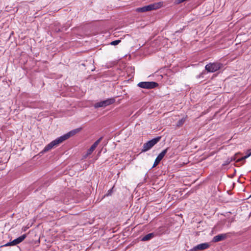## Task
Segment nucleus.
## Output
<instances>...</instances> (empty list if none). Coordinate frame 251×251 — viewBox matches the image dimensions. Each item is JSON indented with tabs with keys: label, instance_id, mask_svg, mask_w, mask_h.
Returning a JSON list of instances; mask_svg holds the SVG:
<instances>
[{
	"label": "nucleus",
	"instance_id": "8",
	"mask_svg": "<svg viewBox=\"0 0 251 251\" xmlns=\"http://www.w3.org/2000/svg\"><path fill=\"white\" fill-rule=\"evenodd\" d=\"M147 6L149 9V11H151L152 10H155L160 8L162 6V3L161 2H157L152 3Z\"/></svg>",
	"mask_w": 251,
	"mask_h": 251
},
{
	"label": "nucleus",
	"instance_id": "13",
	"mask_svg": "<svg viewBox=\"0 0 251 251\" xmlns=\"http://www.w3.org/2000/svg\"><path fill=\"white\" fill-rule=\"evenodd\" d=\"M136 11L139 12H144L146 11H149V9L148 8V6H145L142 7L138 8L136 9Z\"/></svg>",
	"mask_w": 251,
	"mask_h": 251
},
{
	"label": "nucleus",
	"instance_id": "5",
	"mask_svg": "<svg viewBox=\"0 0 251 251\" xmlns=\"http://www.w3.org/2000/svg\"><path fill=\"white\" fill-rule=\"evenodd\" d=\"M158 84L154 82H141L138 84V86L142 88L152 89L156 87Z\"/></svg>",
	"mask_w": 251,
	"mask_h": 251
},
{
	"label": "nucleus",
	"instance_id": "18",
	"mask_svg": "<svg viewBox=\"0 0 251 251\" xmlns=\"http://www.w3.org/2000/svg\"><path fill=\"white\" fill-rule=\"evenodd\" d=\"M246 158H244V156L238 159L237 160V162H239V161H243V160H244L245 159H246Z\"/></svg>",
	"mask_w": 251,
	"mask_h": 251
},
{
	"label": "nucleus",
	"instance_id": "21",
	"mask_svg": "<svg viewBox=\"0 0 251 251\" xmlns=\"http://www.w3.org/2000/svg\"><path fill=\"white\" fill-rule=\"evenodd\" d=\"M227 164V160L226 161V162H225V163L224 164V165H226Z\"/></svg>",
	"mask_w": 251,
	"mask_h": 251
},
{
	"label": "nucleus",
	"instance_id": "10",
	"mask_svg": "<svg viewBox=\"0 0 251 251\" xmlns=\"http://www.w3.org/2000/svg\"><path fill=\"white\" fill-rule=\"evenodd\" d=\"M226 234H220L215 236L213 238V241L214 242H219L225 239L226 238Z\"/></svg>",
	"mask_w": 251,
	"mask_h": 251
},
{
	"label": "nucleus",
	"instance_id": "2",
	"mask_svg": "<svg viewBox=\"0 0 251 251\" xmlns=\"http://www.w3.org/2000/svg\"><path fill=\"white\" fill-rule=\"evenodd\" d=\"M160 139L161 137H157L145 143L143 145L142 151H147L151 149L153 146H154L157 142L160 141Z\"/></svg>",
	"mask_w": 251,
	"mask_h": 251
},
{
	"label": "nucleus",
	"instance_id": "20",
	"mask_svg": "<svg viewBox=\"0 0 251 251\" xmlns=\"http://www.w3.org/2000/svg\"><path fill=\"white\" fill-rule=\"evenodd\" d=\"M251 155V153H249L248 155L244 156V158H247Z\"/></svg>",
	"mask_w": 251,
	"mask_h": 251
},
{
	"label": "nucleus",
	"instance_id": "16",
	"mask_svg": "<svg viewBox=\"0 0 251 251\" xmlns=\"http://www.w3.org/2000/svg\"><path fill=\"white\" fill-rule=\"evenodd\" d=\"M159 162H160V161H159L158 159H157L156 158L155 160V161L154 162V164H153V165L152 167H154L156 166H157L159 164Z\"/></svg>",
	"mask_w": 251,
	"mask_h": 251
},
{
	"label": "nucleus",
	"instance_id": "4",
	"mask_svg": "<svg viewBox=\"0 0 251 251\" xmlns=\"http://www.w3.org/2000/svg\"><path fill=\"white\" fill-rule=\"evenodd\" d=\"M115 101V100L114 98H110L107 99L105 100L96 103L95 104L94 106L95 108L104 107L106 106H108L113 103Z\"/></svg>",
	"mask_w": 251,
	"mask_h": 251
},
{
	"label": "nucleus",
	"instance_id": "9",
	"mask_svg": "<svg viewBox=\"0 0 251 251\" xmlns=\"http://www.w3.org/2000/svg\"><path fill=\"white\" fill-rule=\"evenodd\" d=\"M26 237V234H23V235L20 236L18 238L14 240L13 241V245H16L22 242Z\"/></svg>",
	"mask_w": 251,
	"mask_h": 251
},
{
	"label": "nucleus",
	"instance_id": "17",
	"mask_svg": "<svg viewBox=\"0 0 251 251\" xmlns=\"http://www.w3.org/2000/svg\"><path fill=\"white\" fill-rule=\"evenodd\" d=\"M13 241L12 242H9V243H7V244H5V246H14V245H13Z\"/></svg>",
	"mask_w": 251,
	"mask_h": 251
},
{
	"label": "nucleus",
	"instance_id": "19",
	"mask_svg": "<svg viewBox=\"0 0 251 251\" xmlns=\"http://www.w3.org/2000/svg\"><path fill=\"white\" fill-rule=\"evenodd\" d=\"M112 192V190H110L108 191L107 194H106V196H109L111 194V193Z\"/></svg>",
	"mask_w": 251,
	"mask_h": 251
},
{
	"label": "nucleus",
	"instance_id": "3",
	"mask_svg": "<svg viewBox=\"0 0 251 251\" xmlns=\"http://www.w3.org/2000/svg\"><path fill=\"white\" fill-rule=\"evenodd\" d=\"M221 67V64L219 63H211L207 64L205 69L208 72L213 73L218 70Z\"/></svg>",
	"mask_w": 251,
	"mask_h": 251
},
{
	"label": "nucleus",
	"instance_id": "14",
	"mask_svg": "<svg viewBox=\"0 0 251 251\" xmlns=\"http://www.w3.org/2000/svg\"><path fill=\"white\" fill-rule=\"evenodd\" d=\"M153 236V233L148 234L146 235V236H145L144 237H143L142 240L144 241L149 240L151 239Z\"/></svg>",
	"mask_w": 251,
	"mask_h": 251
},
{
	"label": "nucleus",
	"instance_id": "7",
	"mask_svg": "<svg viewBox=\"0 0 251 251\" xmlns=\"http://www.w3.org/2000/svg\"><path fill=\"white\" fill-rule=\"evenodd\" d=\"M208 247L209 244L208 243H202L194 247L192 249H191V251H198L203 250L207 249Z\"/></svg>",
	"mask_w": 251,
	"mask_h": 251
},
{
	"label": "nucleus",
	"instance_id": "6",
	"mask_svg": "<svg viewBox=\"0 0 251 251\" xmlns=\"http://www.w3.org/2000/svg\"><path fill=\"white\" fill-rule=\"evenodd\" d=\"M102 139V137L100 138L92 145L90 148L87 151L86 154L84 156L85 158H86L88 155H90L93 152V151L95 150V149L97 148L99 144L100 143Z\"/></svg>",
	"mask_w": 251,
	"mask_h": 251
},
{
	"label": "nucleus",
	"instance_id": "11",
	"mask_svg": "<svg viewBox=\"0 0 251 251\" xmlns=\"http://www.w3.org/2000/svg\"><path fill=\"white\" fill-rule=\"evenodd\" d=\"M167 150L168 149H166L163 150L162 151H161V152H160L159 154V155L157 156L156 159L160 161L166 154L167 152Z\"/></svg>",
	"mask_w": 251,
	"mask_h": 251
},
{
	"label": "nucleus",
	"instance_id": "12",
	"mask_svg": "<svg viewBox=\"0 0 251 251\" xmlns=\"http://www.w3.org/2000/svg\"><path fill=\"white\" fill-rule=\"evenodd\" d=\"M186 118H187V117H183L182 118V119H181L180 120H179L177 122V124L176 125V126L177 127H180L181 126H182V125L184 124V123L185 122L186 120Z\"/></svg>",
	"mask_w": 251,
	"mask_h": 251
},
{
	"label": "nucleus",
	"instance_id": "1",
	"mask_svg": "<svg viewBox=\"0 0 251 251\" xmlns=\"http://www.w3.org/2000/svg\"><path fill=\"white\" fill-rule=\"evenodd\" d=\"M82 127H79L77 128L74 129L67 133L66 134L57 138L55 140L51 142L48 145H47L45 147L43 151L41 152V153H44L48 151H49L52 148L57 146L59 144L62 143L63 141H65L70 137L73 136L75 134L79 132L82 130Z\"/></svg>",
	"mask_w": 251,
	"mask_h": 251
},
{
	"label": "nucleus",
	"instance_id": "15",
	"mask_svg": "<svg viewBox=\"0 0 251 251\" xmlns=\"http://www.w3.org/2000/svg\"><path fill=\"white\" fill-rule=\"evenodd\" d=\"M120 42H121V40H115L114 41H112L111 43V45L115 46V45H117L119 44V43Z\"/></svg>",
	"mask_w": 251,
	"mask_h": 251
}]
</instances>
